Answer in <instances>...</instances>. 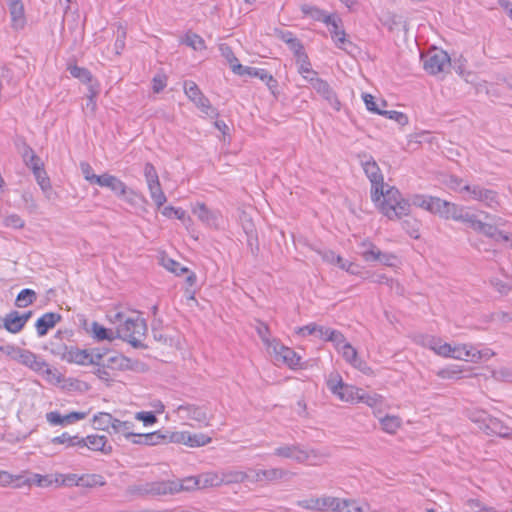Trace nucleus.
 Masks as SVG:
<instances>
[{"instance_id": "f8f14e48", "label": "nucleus", "mask_w": 512, "mask_h": 512, "mask_svg": "<svg viewBox=\"0 0 512 512\" xmlns=\"http://www.w3.org/2000/svg\"><path fill=\"white\" fill-rule=\"evenodd\" d=\"M177 413L181 418L195 420L204 426H208V413L205 406L194 404H182L177 407Z\"/></svg>"}, {"instance_id": "09e8293b", "label": "nucleus", "mask_w": 512, "mask_h": 512, "mask_svg": "<svg viewBox=\"0 0 512 512\" xmlns=\"http://www.w3.org/2000/svg\"><path fill=\"white\" fill-rule=\"evenodd\" d=\"M33 174L37 180V183L44 192L51 190L50 180L43 167H37Z\"/></svg>"}, {"instance_id": "774afa93", "label": "nucleus", "mask_w": 512, "mask_h": 512, "mask_svg": "<svg viewBox=\"0 0 512 512\" xmlns=\"http://www.w3.org/2000/svg\"><path fill=\"white\" fill-rule=\"evenodd\" d=\"M4 224L7 227H12L15 229H21L24 227V220L17 214H11L5 217Z\"/></svg>"}, {"instance_id": "5701e85b", "label": "nucleus", "mask_w": 512, "mask_h": 512, "mask_svg": "<svg viewBox=\"0 0 512 512\" xmlns=\"http://www.w3.org/2000/svg\"><path fill=\"white\" fill-rule=\"evenodd\" d=\"M11 25L15 30L23 29L26 24L24 6L20 0L9 2Z\"/></svg>"}, {"instance_id": "39448f33", "label": "nucleus", "mask_w": 512, "mask_h": 512, "mask_svg": "<svg viewBox=\"0 0 512 512\" xmlns=\"http://www.w3.org/2000/svg\"><path fill=\"white\" fill-rule=\"evenodd\" d=\"M125 495L131 498L165 496L164 480L130 485L125 490Z\"/></svg>"}, {"instance_id": "9b49d317", "label": "nucleus", "mask_w": 512, "mask_h": 512, "mask_svg": "<svg viewBox=\"0 0 512 512\" xmlns=\"http://www.w3.org/2000/svg\"><path fill=\"white\" fill-rule=\"evenodd\" d=\"M250 478L252 483L256 482H275L281 480L290 474L289 471L282 468H271L266 470L249 469Z\"/></svg>"}, {"instance_id": "6ab92c4d", "label": "nucleus", "mask_w": 512, "mask_h": 512, "mask_svg": "<svg viewBox=\"0 0 512 512\" xmlns=\"http://www.w3.org/2000/svg\"><path fill=\"white\" fill-rule=\"evenodd\" d=\"M192 211L203 224L218 227L220 215L217 211L210 210L204 203H197Z\"/></svg>"}, {"instance_id": "0e129e2a", "label": "nucleus", "mask_w": 512, "mask_h": 512, "mask_svg": "<svg viewBox=\"0 0 512 512\" xmlns=\"http://www.w3.org/2000/svg\"><path fill=\"white\" fill-rule=\"evenodd\" d=\"M144 175L146 178L147 185H150L152 183L159 182V177L157 174V171L153 164L146 163L144 167Z\"/></svg>"}, {"instance_id": "4468645a", "label": "nucleus", "mask_w": 512, "mask_h": 512, "mask_svg": "<svg viewBox=\"0 0 512 512\" xmlns=\"http://www.w3.org/2000/svg\"><path fill=\"white\" fill-rule=\"evenodd\" d=\"M165 496L174 495L182 491L199 489L197 476H189L179 481L164 480Z\"/></svg>"}, {"instance_id": "e2e57ef3", "label": "nucleus", "mask_w": 512, "mask_h": 512, "mask_svg": "<svg viewBox=\"0 0 512 512\" xmlns=\"http://www.w3.org/2000/svg\"><path fill=\"white\" fill-rule=\"evenodd\" d=\"M430 201V207L429 212L433 214H438L441 217V211L445 208L447 201L442 200L438 197H431Z\"/></svg>"}, {"instance_id": "bf43d9fd", "label": "nucleus", "mask_w": 512, "mask_h": 512, "mask_svg": "<svg viewBox=\"0 0 512 512\" xmlns=\"http://www.w3.org/2000/svg\"><path fill=\"white\" fill-rule=\"evenodd\" d=\"M257 332L261 340L265 343V345L268 347V349H273L274 341H277L276 339H269V327L263 323H260V325L257 327Z\"/></svg>"}, {"instance_id": "58836bf2", "label": "nucleus", "mask_w": 512, "mask_h": 512, "mask_svg": "<svg viewBox=\"0 0 512 512\" xmlns=\"http://www.w3.org/2000/svg\"><path fill=\"white\" fill-rule=\"evenodd\" d=\"M359 389L348 384H343V388H341L336 395L343 401H353L355 398H358L364 401V397L359 395Z\"/></svg>"}, {"instance_id": "b1692460", "label": "nucleus", "mask_w": 512, "mask_h": 512, "mask_svg": "<svg viewBox=\"0 0 512 512\" xmlns=\"http://www.w3.org/2000/svg\"><path fill=\"white\" fill-rule=\"evenodd\" d=\"M481 429L488 435L495 434L502 438H511L512 437V429L506 426L501 420L498 418L492 417L489 418V421L486 424V427H481Z\"/></svg>"}, {"instance_id": "f03ea898", "label": "nucleus", "mask_w": 512, "mask_h": 512, "mask_svg": "<svg viewBox=\"0 0 512 512\" xmlns=\"http://www.w3.org/2000/svg\"><path fill=\"white\" fill-rule=\"evenodd\" d=\"M355 503L354 499H340L332 496H325L320 498H310L298 501L297 504L303 509L341 512L345 506H350Z\"/></svg>"}, {"instance_id": "338daca9", "label": "nucleus", "mask_w": 512, "mask_h": 512, "mask_svg": "<svg viewBox=\"0 0 512 512\" xmlns=\"http://www.w3.org/2000/svg\"><path fill=\"white\" fill-rule=\"evenodd\" d=\"M135 418L142 421L145 426L152 425L157 422V417L152 411L137 412Z\"/></svg>"}, {"instance_id": "f3484780", "label": "nucleus", "mask_w": 512, "mask_h": 512, "mask_svg": "<svg viewBox=\"0 0 512 512\" xmlns=\"http://www.w3.org/2000/svg\"><path fill=\"white\" fill-rule=\"evenodd\" d=\"M274 455L295 460L298 463H303L308 460V451L302 449L299 445H283L274 450Z\"/></svg>"}, {"instance_id": "ea45409f", "label": "nucleus", "mask_w": 512, "mask_h": 512, "mask_svg": "<svg viewBox=\"0 0 512 512\" xmlns=\"http://www.w3.org/2000/svg\"><path fill=\"white\" fill-rule=\"evenodd\" d=\"M37 298L35 291L31 289L21 290L15 300V305L19 308H25L31 305Z\"/></svg>"}, {"instance_id": "2eb2a0df", "label": "nucleus", "mask_w": 512, "mask_h": 512, "mask_svg": "<svg viewBox=\"0 0 512 512\" xmlns=\"http://www.w3.org/2000/svg\"><path fill=\"white\" fill-rule=\"evenodd\" d=\"M169 435H171V431L169 430H158L146 434L135 433V436L132 439V443L148 446H154L161 443H170Z\"/></svg>"}, {"instance_id": "a211bd4d", "label": "nucleus", "mask_w": 512, "mask_h": 512, "mask_svg": "<svg viewBox=\"0 0 512 512\" xmlns=\"http://www.w3.org/2000/svg\"><path fill=\"white\" fill-rule=\"evenodd\" d=\"M79 447H88L93 451H101L105 454L111 453L112 447L107 446V437L104 435H89L86 438L78 439L76 442Z\"/></svg>"}, {"instance_id": "dca6fc26", "label": "nucleus", "mask_w": 512, "mask_h": 512, "mask_svg": "<svg viewBox=\"0 0 512 512\" xmlns=\"http://www.w3.org/2000/svg\"><path fill=\"white\" fill-rule=\"evenodd\" d=\"M272 352L274 353L275 360L278 362L281 361L289 367L299 365L300 356H298L291 348L279 343V341H274Z\"/></svg>"}, {"instance_id": "8fccbe9b", "label": "nucleus", "mask_w": 512, "mask_h": 512, "mask_svg": "<svg viewBox=\"0 0 512 512\" xmlns=\"http://www.w3.org/2000/svg\"><path fill=\"white\" fill-rule=\"evenodd\" d=\"M339 351L343 358L352 365L359 359L357 350L350 343H344Z\"/></svg>"}, {"instance_id": "680f3d73", "label": "nucleus", "mask_w": 512, "mask_h": 512, "mask_svg": "<svg viewBox=\"0 0 512 512\" xmlns=\"http://www.w3.org/2000/svg\"><path fill=\"white\" fill-rule=\"evenodd\" d=\"M184 91L191 101L196 100V97L202 94L198 85L193 81H186L184 83Z\"/></svg>"}, {"instance_id": "ddd939ff", "label": "nucleus", "mask_w": 512, "mask_h": 512, "mask_svg": "<svg viewBox=\"0 0 512 512\" xmlns=\"http://www.w3.org/2000/svg\"><path fill=\"white\" fill-rule=\"evenodd\" d=\"M309 82L315 91L320 94L336 111L340 110L341 103L327 81L320 78H310Z\"/></svg>"}, {"instance_id": "4d7b16f0", "label": "nucleus", "mask_w": 512, "mask_h": 512, "mask_svg": "<svg viewBox=\"0 0 512 512\" xmlns=\"http://www.w3.org/2000/svg\"><path fill=\"white\" fill-rule=\"evenodd\" d=\"M343 380L341 376L337 373L330 374L328 380H327V387L329 390L336 395L338 391L343 388Z\"/></svg>"}, {"instance_id": "a18cd8bd", "label": "nucleus", "mask_w": 512, "mask_h": 512, "mask_svg": "<svg viewBox=\"0 0 512 512\" xmlns=\"http://www.w3.org/2000/svg\"><path fill=\"white\" fill-rule=\"evenodd\" d=\"M192 102H194L195 105L199 109H201V111L204 112L205 114H207L209 116L218 115V113L216 112V109L214 107H212L209 99L206 96H204L203 93L201 95H199V97H196V100H193Z\"/></svg>"}, {"instance_id": "20e7f679", "label": "nucleus", "mask_w": 512, "mask_h": 512, "mask_svg": "<svg viewBox=\"0 0 512 512\" xmlns=\"http://www.w3.org/2000/svg\"><path fill=\"white\" fill-rule=\"evenodd\" d=\"M362 167L366 176L371 182V199L373 202H378L383 195L384 179L380 168L376 161L369 157L366 161H361Z\"/></svg>"}, {"instance_id": "f257e3e1", "label": "nucleus", "mask_w": 512, "mask_h": 512, "mask_svg": "<svg viewBox=\"0 0 512 512\" xmlns=\"http://www.w3.org/2000/svg\"><path fill=\"white\" fill-rule=\"evenodd\" d=\"M147 332V324L144 319L126 318L116 329V338L127 341L132 347L137 349L147 348L140 340Z\"/></svg>"}, {"instance_id": "412c9836", "label": "nucleus", "mask_w": 512, "mask_h": 512, "mask_svg": "<svg viewBox=\"0 0 512 512\" xmlns=\"http://www.w3.org/2000/svg\"><path fill=\"white\" fill-rule=\"evenodd\" d=\"M85 330L88 334L92 336L93 339H95L98 342L104 340L113 341L114 339H116V332L104 327L97 321H93L90 324V326H88L87 323H85Z\"/></svg>"}, {"instance_id": "864d4df0", "label": "nucleus", "mask_w": 512, "mask_h": 512, "mask_svg": "<svg viewBox=\"0 0 512 512\" xmlns=\"http://www.w3.org/2000/svg\"><path fill=\"white\" fill-rule=\"evenodd\" d=\"M302 11L304 14L310 15L313 19H315L317 21H322V22H324V19L326 17L334 16V15H327L323 10H321L317 7H314V6H309V5H304L302 7Z\"/></svg>"}, {"instance_id": "a878e982", "label": "nucleus", "mask_w": 512, "mask_h": 512, "mask_svg": "<svg viewBox=\"0 0 512 512\" xmlns=\"http://www.w3.org/2000/svg\"><path fill=\"white\" fill-rule=\"evenodd\" d=\"M244 75L257 77L264 81L271 92L275 94V89L278 87V82L271 74L268 73L267 70L255 67H246L244 70Z\"/></svg>"}, {"instance_id": "9d476101", "label": "nucleus", "mask_w": 512, "mask_h": 512, "mask_svg": "<svg viewBox=\"0 0 512 512\" xmlns=\"http://www.w3.org/2000/svg\"><path fill=\"white\" fill-rule=\"evenodd\" d=\"M59 477H62V474L55 475H41V474H31L30 477H25L23 475H16L15 487L20 488L24 485L31 486L32 484L37 485L38 487H49L53 483H59Z\"/></svg>"}, {"instance_id": "bb28decb", "label": "nucleus", "mask_w": 512, "mask_h": 512, "mask_svg": "<svg viewBox=\"0 0 512 512\" xmlns=\"http://www.w3.org/2000/svg\"><path fill=\"white\" fill-rule=\"evenodd\" d=\"M476 232L482 233L495 241L510 240V236L508 234H505L502 231L498 230V228L495 225L483 221H481L479 228L477 229Z\"/></svg>"}, {"instance_id": "4c0bfd02", "label": "nucleus", "mask_w": 512, "mask_h": 512, "mask_svg": "<svg viewBox=\"0 0 512 512\" xmlns=\"http://www.w3.org/2000/svg\"><path fill=\"white\" fill-rule=\"evenodd\" d=\"M458 221L465 223L468 227L477 231L482 220L479 219L477 214L463 207L461 214L458 216Z\"/></svg>"}, {"instance_id": "f704fd0d", "label": "nucleus", "mask_w": 512, "mask_h": 512, "mask_svg": "<svg viewBox=\"0 0 512 512\" xmlns=\"http://www.w3.org/2000/svg\"><path fill=\"white\" fill-rule=\"evenodd\" d=\"M106 484L104 477L99 474H86L77 479V486L92 488L104 486Z\"/></svg>"}, {"instance_id": "37998d69", "label": "nucleus", "mask_w": 512, "mask_h": 512, "mask_svg": "<svg viewBox=\"0 0 512 512\" xmlns=\"http://www.w3.org/2000/svg\"><path fill=\"white\" fill-rule=\"evenodd\" d=\"M182 42L196 51L206 48L204 39L196 33H187Z\"/></svg>"}, {"instance_id": "7c9ffc66", "label": "nucleus", "mask_w": 512, "mask_h": 512, "mask_svg": "<svg viewBox=\"0 0 512 512\" xmlns=\"http://www.w3.org/2000/svg\"><path fill=\"white\" fill-rule=\"evenodd\" d=\"M134 423L131 421H121L119 419L114 420L112 431H109V433L117 434V435H123L125 438L131 440L134 438L135 433L133 432Z\"/></svg>"}, {"instance_id": "6e6552de", "label": "nucleus", "mask_w": 512, "mask_h": 512, "mask_svg": "<svg viewBox=\"0 0 512 512\" xmlns=\"http://www.w3.org/2000/svg\"><path fill=\"white\" fill-rule=\"evenodd\" d=\"M54 353L62 356V359L76 363L79 365H89L92 361L90 352L87 349H79L74 347H67L66 345L59 346L57 350H53Z\"/></svg>"}, {"instance_id": "79ce46f5", "label": "nucleus", "mask_w": 512, "mask_h": 512, "mask_svg": "<svg viewBox=\"0 0 512 512\" xmlns=\"http://www.w3.org/2000/svg\"><path fill=\"white\" fill-rule=\"evenodd\" d=\"M150 196L153 199L156 206L159 208L164 205L167 201L166 196L161 188L160 181L148 185Z\"/></svg>"}, {"instance_id": "052dcab7", "label": "nucleus", "mask_w": 512, "mask_h": 512, "mask_svg": "<svg viewBox=\"0 0 512 512\" xmlns=\"http://www.w3.org/2000/svg\"><path fill=\"white\" fill-rule=\"evenodd\" d=\"M382 116H386L389 119L396 121L399 125L404 126L408 123V117L402 112L399 111H386L383 110L381 113Z\"/></svg>"}, {"instance_id": "69168bd1", "label": "nucleus", "mask_w": 512, "mask_h": 512, "mask_svg": "<svg viewBox=\"0 0 512 512\" xmlns=\"http://www.w3.org/2000/svg\"><path fill=\"white\" fill-rule=\"evenodd\" d=\"M432 196H425V195H419V194H416V195H413L411 197V204L414 205V206H417V207H420L422 209H425V210H429V207H430V199H431Z\"/></svg>"}, {"instance_id": "2f4dec72", "label": "nucleus", "mask_w": 512, "mask_h": 512, "mask_svg": "<svg viewBox=\"0 0 512 512\" xmlns=\"http://www.w3.org/2000/svg\"><path fill=\"white\" fill-rule=\"evenodd\" d=\"M198 478V487L199 489H205L209 487H217L223 483V478H221L215 472H206L197 476Z\"/></svg>"}, {"instance_id": "473e14b6", "label": "nucleus", "mask_w": 512, "mask_h": 512, "mask_svg": "<svg viewBox=\"0 0 512 512\" xmlns=\"http://www.w3.org/2000/svg\"><path fill=\"white\" fill-rule=\"evenodd\" d=\"M402 199L401 194L398 189L395 187H390L386 191L383 190V195H381L380 201L376 202L379 204V208L381 212L383 211V208H386V206H392L395 202Z\"/></svg>"}, {"instance_id": "0eeeda50", "label": "nucleus", "mask_w": 512, "mask_h": 512, "mask_svg": "<svg viewBox=\"0 0 512 512\" xmlns=\"http://www.w3.org/2000/svg\"><path fill=\"white\" fill-rule=\"evenodd\" d=\"M424 69L430 74L444 72L450 66V57L443 50H436L423 57Z\"/></svg>"}, {"instance_id": "c85d7f7f", "label": "nucleus", "mask_w": 512, "mask_h": 512, "mask_svg": "<svg viewBox=\"0 0 512 512\" xmlns=\"http://www.w3.org/2000/svg\"><path fill=\"white\" fill-rule=\"evenodd\" d=\"M220 50L222 53V56L226 58L228 63L230 64V67L232 71L240 76L244 75V70L247 66H243L239 63L237 57L234 55L231 47H229L226 44L220 45Z\"/></svg>"}, {"instance_id": "49530a36", "label": "nucleus", "mask_w": 512, "mask_h": 512, "mask_svg": "<svg viewBox=\"0 0 512 512\" xmlns=\"http://www.w3.org/2000/svg\"><path fill=\"white\" fill-rule=\"evenodd\" d=\"M462 209V206L447 201L445 208L441 211V217L458 221V216L461 214Z\"/></svg>"}, {"instance_id": "cd10ccee", "label": "nucleus", "mask_w": 512, "mask_h": 512, "mask_svg": "<svg viewBox=\"0 0 512 512\" xmlns=\"http://www.w3.org/2000/svg\"><path fill=\"white\" fill-rule=\"evenodd\" d=\"M479 352L478 349L471 346V345H461L456 346L455 354L453 355V358L459 359V360H465V361H471V362H478L479 361Z\"/></svg>"}, {"instance_id": "a19ab883", "label": "nucleus", "mask_w": 512, "mask_h": 512, "mask_svg": "<svg viewBox=\"0 0 512 512\" xmlns=\"http://www.w3.org/2000/svg\"><path fill=\"white\" fill-rule=\"evenodd\" d=\"M223 483H243L245 481H249L250 474L249 470L247 472L244 471H230L227 473H223L222 477Z\"/></svg>"}, {"instance_id": "de8ad7c7", "label": "nucleus", "mask_w": 512, "mask_h": 512, "mask_svg": "<svg viewBox=\"0 0 512 512\" xmlns=\"http://www.w3.org/2000/svg\"><path fill=\"white\" fill-rule=\"evenodd\" d=\"M468 417L471 421L475 423H480V428L486 427L489 418H491V416L486 411L478 409L469 410Z\"/></svg>"}, {"instance_id": "5fc2aeb1", "label": "nucleus", "mask_w": 512, "mask_h": 512, "mask_svg": "<svg viewBox=\"0 0 512 512\" xmlns=\"http://www.w3.org/2000/svg\"><path fill=\"white\" fill-rule=\"evenodd\" d=\"M163 266L178 276L189 272L187 267L170 258L163 259Z\"/></svg>"}, {"instance_id": "603ef678", "label": "nucleus", "mask_w": 512, "mask_h": 512, "mask_svg": "<svg viewBox=\"0 0 512 512\" xmlns=\"http://www.w3.org/2000/svg\"><path fill=\"white\" fill-rule=\"evenodd\" d=\"M402 227L412 238H419L420 224L416 219L409 218L402 222Z\"/></svg>"}, {"instance_id": "c756f323", "label": "nucleus", "mask_w": 512, "mask_h": 512, "mask_svg": "<svg viewBox=\"0 0 512 512\" xmlns=\"http://www.w3.org/2000/svg\"><path fill=\"white\" fill-rule=\"evenodd\" d=\"M3 326L10 333L20 332L24 326L20 320V313L16 310L11 311L3 318Z\"/></svg>"}, {"instance_id": "72a5a7b5", "label": "nucleus", "mask_w": 512, "mask_h": 512, "mask_svg": "<svg viewBox=\"0 0 512 512\" xmlns=\"http://www.w3.org/2000/svg\"><path fill=\"white\" fill-rule=\"evenodd\" d=\"M115 418L110 413L100 412L93 417V423L96 429L110 431L113 428Z\"/></svg>"}, {"instance_id": "1a4fd4ad", "label": "nucleus", "mask_w": 512, "mask_h": 512, "mask_svg": "<svg viewBox=\"0 0 512 512\" xmlns=\"http://www.w3.org/2000/svg\"><path fill=\"white\" fill-rule=\"evenodd\" d=\"M460 191H466L472 199L483 202L488 207L494 208L498 205L497 192L494 190L485 189L479 185H465Z\"/></svg>"}, {"instance_id": "e433bc0d", "label": "nucleus", "mask_w": 512, "mask_h": 512, "mask_svg": "<svg viewBox=\"0 0 512 512\" xmlns=\"http://www.w3.org/2000/svg\"><path fill=\"white\" fill-rule=\"evenodd\" d=\"M107 367L119 370L132 369V360L123 355L111 356L107 359Z\"/></svg>"}, {"instance_id": "7ed1b4c3", "label": "nucleus", "mask_w": 512, "mask_h": 512, "mask_svg": "<svg viewBox=\"0 0 512 512\" xmlns=\"http://www.w3.org/2000/svg\"><path fill=\"white\" fill-rule=\"evenodd\" d=\"M93 179L94 184H97L101 187H107L117 196L122 197L125 201L131 204L135 203L137 194L133 190L129 189L119 178L108 173H104L99 175V177H94Z\"/></svg>"}, {"instance_id": "423d86ee", "label": "nucleus", "mask_w": 512, "mask_h": 512, "mask_svg": "<svg viewBox=\"0 0 512 512\" xmlns=\"http://www.w3.org/2000/svg\"><path fill=\"white\" fill-rule=\"evenodd\" d=\"M211 437L203 433L191 434L187 431H171L169 442L185 444L189 447H202L211 442Z\"/></svg>"}, {"instance_id": "13d9d810", "label": "nucleus", "mask_w": 512, "mask_h": 512, "mask_svg": "<svg viewBox=\"0 0 512 512\" xmlns=\"http://www.w3.org/2000/svg\"><path fill=\"white\" fill-rule=\"evenodd\" d=\"M290 50L293 51L294 55L298 58L299 61L307 62L308 56L304 52V47L302 43L295 38L293 42H291L289 45Z\"/></svg>"}, {"instance_id": "3c124183", "label": "nucleus", "mask_w": 512, "mask_h": 512, "mask_svg": "<svg viewBox=\"0 0 512 512\" xmlns=\"http://www.w3.org/2000/svg\"><path fill=\"white\" fill-rule=\"evenodd\" d=\"M400 419L396 416H385L381 419L383 430L388 433H394L400 427Z\"/></svg>"}, {"instance_id": "c03bdc74", "label": "nucleus", "mask_w": 512, "mask_h": 512, "mask_svg": "<svg viewBox=\"0 0 512 512\" xmlns=\"http://www.w3.org/2000/svg\"><path fill=\"white\" fill-rule=\"evenodd\" d=\"M324 23L329 26V31L331 33L332 39H335L341 36L342 33H345L344 29L341 28L340 24L342 23L341 19L338 17H326L324 19Z\"/></svg>"}, {"instance_id": "c9c22d12", "label": "nucleus", "mask_w": 512, "mask_h": 512, "mask_svg": "<svg viewBox=\"0 0 512 512\" xmlns=\"http://www.w3.org/2000/svg\"><path fill=\"white\" fill-rule=\"evenodd\" d=\"M67 70L72 77L77 78L82 83L88 84L92 81V74L87 68L79 67L76 64H68Z\"/></svg>"}, {"instance_id": "6e6d98bb", "label": "nucleus", "mask_w": 512, "mask_h": 512, "mask_svg": "<svg viewBox=\"0 0 512 512\" xmlns=\"http://www.w3.org/2000/svg\"><path fill=\"white\" fill-rule=\"evenodd\" d=\"M80 439L79 436H71L67 432L62 433L60 436L54 437L51 441L54 444H66L68 447L78 446L76 443Z\"/></svg>"}, {"instance_id": "393cba45", "label": "nucleus", "mask_w": 512, "mask_h": 512, "mask_svg": "<svg viewBox=\"0 0 512 512\" xmlns=\"http://www.w3.org/2000/svg\"><path fill=\"white\" fill-rule=\"evenodd\" d=\"M410 206L411 203L408 200L402 198L395 202L392 206L388 205V207L386 206V208H383L382 213L391 220L398 219L402 216L409 215Z\"/></svg>"}, {"instance_id": "aec40b11", "label": "nucleus", "mask_w": 512, "mask_h": 512, "mask_svg": "<svg viewBox=\"0 0 512 512\" xmlns=\"http://www.w3.org/2000/svg\"><path fill=\"white\" fill-rule=\"evenodd\" d=\"M61 319L62 316L56 312H47L43 314L35 323L37 335L39 337L45 336L50 329L61 321Z\"/></svg>"}, {"instance_id": "4be33fe9", "label": "nucleus", "mask_w": 512, "mask_h": 512, "mask_svg": "<svg viewBox=\"0 0 512 512\" xmlns=\"http://www.w3.org/2000/svg\"><path fill=\"white\" fill-rule=\"evenodd\" d=\"M361 255L367 262L378 261L387 266H392V260L396 259L393 254L383 253L372 244H370L369 248L361 251Z\"/></svg>"}]
</instances>
